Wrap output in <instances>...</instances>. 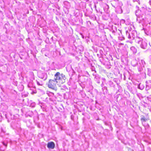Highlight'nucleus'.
I'll use <instances>...</instances> for the list:
<instances>
[{
    "label": "nucleus",
    "instance_id": "c756f323",
    "mask_svg": "<svg viewBox=\"0 0 151 151\" xmlns=\"http://www.w3.org/2000/svg\"><path fill=\"white\" fill-rule=\"evenodd\" d=\"M35 103H32L31 104V106L32 107H35Z\"/></svg>",
    "mask_w": 151,
    "mask_h": 151
},
{
    "label": "nucleus",
    "instance_id": "423d86ee",
    "mask_svg": "<svg viewBox=\"0 0 151 151\" xmlns=\"http://www.w3.org/2000/svg\"><path fill=\"white\" fill-rule=\"evenodd\" d=\"M38 75L39 78L44 81L47 78V74L45 73L40 72L38 73Z\"/></svg>",
    "mask_w": 151,
    "mask_h": 151
},
{
    "label": "nucleus",
    "instance_id": "f8f14e48",
    "mask_svg": "<svg viewBox=\"0 0 151 151\" xmlns=\"http://www.w3.org/2000/svg\"><path fill=\"white\" fill-rule=\"evenodd\" d=\"M145 33L148 35H151V27L149 29V30L144 28L143 29Z\"/></svg>",
    "mask_w": 151,
    "mask_h": 151
},
{
    "label": "nucleus",
    "instance_id": "b1692460",
    "mask_svg": "<svg viewBox=\"0 0 151 151\" xmlns=\"http://www.w3.org/2000/svg\"><path fill=\"white\" fill-rule=\"evenodd\" d=\"M109 8V6L108 5L106 6H105L104 8V11L108 13V9Z\"/></svg>",
    "mask_w": 151,
    "mask_h": 151
},
{
    "label": "nucleus",
    "instance_id": "ddd939ff",
    "mask_svg": "<svg viewBox=\"0 0 151 151\" xmlns=\"http://www.w3.org/2000/svg\"><path fill=\"white\" fill-rule=\"evenodd\" d=\"M116 11L119 14H121L122 13V10L121 7H118L115 8Z\"/></svg>",
    "mask_w": 151,
    "mask_h": 151
},
{
    "label": "nucleus",
    "instance_id": "7ed1b4c3",
    "mask_svg": "<svg viewBox=\"0 0 151 151\" xmlns=\"http://www.w3.org/2000/svg\"><path fill=\"white\" fill-rule=\"evenodd\" d=\"M126 36L128 38L132 40H135L137 37H139L137 36V33L136 31L135 30H133L132 31H129L128 32L127 31L126 32Z\"/></svg>",
    "mask_w": 151,
    "mask_h": 151
},
{
    "label": "nucleus",
    "instance_id": "e433bc0d",
    "mask_svg": "<svg viewBox=\"0 0 151 151\" xmlns=\"http://www.w3.org/2000/svg\"><path fill=\"white\" fill-rule=\"evenodd\" d=\"M103 86V85H102V84H101V86Z\"/></svg>",
    "mask_w": 151,
    "mask_h": 151
},
{
    "label": "nucleus",
    "instance_id": "7c9ffc66",
    "mask_svg": "<svg viewBox=\"0 0 151 151\" xmlns=\"http://www.w3.org/2000/svg\"><path fill=\"white\" fill-rule=\"evenodd\" d=\"M91 70L92 71H95V68L93 67H92L91 68Z\"/></svg>",
    "mask_w": 151,
    "mask_h": 151
},
{
    "label": "nucleus",
    "instance_id": "2f4dec72",
    "mask_svg": "<svg viewBox=\"0 0 151 151\" xmlns=\"http://www.w3.org/2000/svg\"><path fill=\"white\" fill-rule=\"evenodd\" d=\"M149 58L150 59V60H149L150 63V64H151V55H150V56H149Z\"/></svg>",
    "mask_w": 151,
    "mask_h": 151
},
{
    "label": "nucleus",
    "instance_id": "39448f33",
    "mask_svg": "<svg viewBox=\"0 0 151 151\" xmlns=\"http://www.w3.org/2000/svg\"><path fill=\"white\" fill-rule=\"evenodd\" d=\"M139 63L138 64V71L140 73L143 72L145 69V61L143 60H139Z\"/></svg>",
    "mask_w": 151,
    "mask_h": 151
},
{
    "label": "nucleus",
    "instance_id": "473e14b6",
    "mask_svg": "<svg viewBox=\"0 0 151 151\" xmlns=\"http://www.w3.org/2000/svg\"><path fill=\"white\" fill-rule=\"evenodd\" d=\"M106 89V90H107V87L106 86H104V87L103 88H102V89Z\"/></svg>",
    "mask_w": 151,
    "mask_h": 151
},
{
    "label": "nucleus",
    "instance_id": "f257e3e1",
    "mask_svg": "<svg viewBox=\"0 0 151 151\" xmlns=\"http://www.w3.org/2000/svg\"><path fill=\"white\" fill-rule=\"evenodd\" d=\"M66 79V78L64 75L63 73L60 74L59 72H58L55 74L54 80L62 84L65 82Z\"/></svg>",
    "mask_w": 151,
    "mask_h": 151
},
{
    "label": "nucleus",
    "instance_id": "4c0bfd02",
    "mask_svg": "<svg viewBox=\"0 0 151 151\" xmlns=\"http://www.w3.org/2000/svg\"><path fill=\"white\" fill-rule=\"evenodd\" d=\"M103 86V85H102V84H101V86Z\"/></svg>",
    "mask_w": 151,
    "mask_h": 151
},
{
    "label": "nucleus",
    "instance_id": "4468645a",
    "mask_svg": "<svg viewBox=\"0 0 151 151\" xmlns=\"http://www.w3.org/2000/svg\"><path fill=\"white\" fill-rule=\"evenodd\" d=\"M130 49L131 51H132L133 54H135L137 52V49L134 46H132L131 47Z\"/></svg>",
    "mask_w": 151,
    "mask_h": 151
},
{
    "label": "nucleus",
    "instance_id": "9b49d317",
    "mask_svg": "<svg viewBox=\"0 0 151 151\" xmlns=\"http://www.w3.org/2000/svg\"><path fill=\"white\" fill-rule=\"evenodd\" d=\"M118 31L119 32H119L118 33L119 35V36L118 37L119 39L121 40H124V38L122 35L121 31L118 29Z\"/></svg>",
    "mask_w": 151,
    "mask_h": 151
},
{
    "label": "nucleus",
    "instance_id": "c85d7f7f",
    "mask_svg": "<svg viewBox=\"0 0 151 151\" xmlns=\"http://www.w3.org/2000/svg\"><path fill=\"white\" fill-rule=\"evenodd\" d=\"M134 2H137L139 4H140V1L139 0H133Z\"/></svg>",
    "mask_w": 151,
    "mask_h": 151
},
{
    "label": "nucleus",
    "instance_id": "2eb2a0df",
    "mask_svg": "<svg viewBox=\"0 0 151 151\" xmlns=\"http://www.w3.org/2000/svg\"><path fill=\"white\" fill-rule=\"evenodd\" d=\"M100 77L99 75L95 76L94 79L95 81L98 83H100Z\"/></svg>",
    "mask_w": 151,
    "mask_h": 151
},
{
    "label": "nucleus",
    "instance_id": "a878e982",
    "mask_svg": "<svg viewBox=\"0 0 151 151\" xmlns=\"http://www.w3.org/2000/svg\"><path fill=\"white\" fill-rule=\"evenodd\" d=\"M149 4L150 6V8H149V11L151 12V0H150L149 1Z\"/></svg>",
    "mask_w": 151,
    "mask_h": 151
},
{
    "label": "nucleus",
    "instance_id": "6ab92c4d",
    "mask_svg": "<svg viewBox=\"0 0 151 151\" xmlns=\"http://www.w3.org/2000/svg\"><path fill=\"white\" fill-rule=\"evenodd\" d=\"M28 87L30 89L33 87V83L32 81H30L29 82L28 84Z\"/></svg>",
    "mask_w": 151,
    "mask_h": 151
},
{
    "label": "nucleus",
    "instance_id": "cd10ccee",
    "mask_svg": "<svg viewBox=\"0 0 151 151\" xmlns=\"http://www.w3.org/2000/svg\"><path fill=\"white\" fill-rule=\"evenodd\" d=\"M2 143L6 147L7 146V143L6 142H2Z\"/></svg>",
    "mask_w": 151,
    "mask_h": 151
},
{
    "label": "nucleus",
    "instance_id": "f03ea898",
    "mask_svg": "<svg viewBox=\"0 0 151 151\" xmlns=\"http://www.w3.org/2000/svg\"><path fill=\"white\" fill-rule=\"evenodd\" d=\"M135 42L138 44L140 47L143 49L147 47V43L145 40L141 37H137L135 40Z\"/></svg>",
    "mask_w": 151,
    "mask_h": 151
},
{
    "label": "nucleus",
    "instance_id": "1a4fd4ad",
    "mask_svg": "<svg viewBox=\"0 0 151 151\" xmlns=\"http://www.w3.org/2000/svg\"><path fill=\"white\" fill-rule=\"evenodd\" d=\"M64 7L66 9H69L70 8V3L68 1H65L63 2Z\"/></svg>",
    "mask_w": 151,
    "mask_h": 151
},
{
    "label": "nucleus",
    "instance_id": "a211bd4d",
    "mask_svg": "<svg viewBox=\"0 0 151 151\" xmlns=\"http://www.w3.org/2000/svg\"><path fill=\"white\" fill-rule=\"evenodd\" d=\"M132 65L134 67H135L136 66L137 64V62L136 59H134L131 62Z\"/></svg>",
    "mask_w": 151,
    "mask_h": 151
},
{
    "label": "nucleus",
    "instance_id": "c9c22d12",
    "mask_svg": "<svg viewBox=\"0 0 151 151\" xmlns=\"http://www.w3.org/2000/svg\"><path fill=\"white\" fill-rule=\"evenodd\" d=\"M96 11L97 12H98V11L96 9Z\"/></svg>",
    "mask_w": 151,
    "mask_h": 151
},
{
    "label": "nucleus",
    "instance_id": "f704fd0d",
    "mask_svg": "<svg viewBox=\"0 0 151 151\" xmlns=\"http://www.w3.org/2000/svg\"><path fill=\"white\" fill-rule=\"evenodd\" d=\"M85 1H88V0H85Z\"/></svg>",
    "mask_w": 151,
    "mask_h": 151
},
{
    "label": "nucleus",
    "instance_id": "72a5a7b5",
    "mask_svg": "<svg viewBox=\"0 0 151 151\" xmlns=\"http://www.w3.org/2000/svg\"><path fill=\"white\" fill-rule=\"evenodd\" d=\"M99 12H100V14H102V12H100V11H99Z\"/></svg>",
    "mask_w": 151,
    "mask_h": 151
},
{
    "label": "nucleus",
    "instance_id": "f3484780",
    "mask_svg": "<svg viewBox=\"0 0 151 151\" xmlns=\"http://www.w3.org/2000/svg\"><path fill=\"white\" fill-rule=\"evenodd\" d=\"M136 8L137 10L135 11V14L137 16H138L139 15L140 11L139 9V7L137 6H136Z\"/></svg>",
    "mask_w": 151,
    "mask_h": 151
},
{
    "label": "nucleus",
    "instance_id": "aec40b11",
    "mask_svg": "<svg viewBox=\"0 0 151 151\" xmlns=\"http://www.w3.org/2000/svg\"><path fill=\"white\" fill-rule=\"evenodd\" d=\"M141 121L142 122V123L143 124L144 122L146 121L147 119H146L144 116H142L141 118Z\"/></svg>",
    "mask_w": 151,
    "mask_h": 151
},
{
    "label": "nucleus",
    "instance_id": "dca6fc26",
    "mask_svg": "<svg viewBox=\"0 0 151 151\" xmlns=\"http://www.w3.org/2000/svg\"><path fill=\"white\" fill-rule=\"evenodd\" d=\"M144 20L143 19L140 17L139 16H137V21L139 23H142Z\"/></svg>",
    "mask_w": 151,
    "mask_h": 151
},
{
    "label": "nucleus",
    "instance_id": "20e7f679",
    "mask_svg": "<svg viewBox=\"0 0 151 151\" xmlns=\"http://www.w3.org/2000/svg\"><path fill=\"white\" fill-rule=\"evenodd\" d=\"M58 83V81L50 79L48 84V87L52 89L56 90L57 87L56 84Z\"/></svg>",
    "mask_w": 151,
    "mask_h": 151
},
{
    "label": "nucleus",
    "instance_id": "412c9836",
    "mask_svg": "<svg viewBox=\"0 0 151 151\" xmlns=\"http://www.w3.org/2000/svg\"><path fill=\"white\" fill-rule=\"evenodd\" d=\"M138 88L141 90H143L144 88V86L140 83L138 85Z\"/></svg>",
    "mask_w": 151,
    "mask_h": 151
},
{
    "label": "nucleus",
    "instance_id": "0eeeda50",
    "mask_svg": "<svg viewBox=\"0 0 151 151\" xmlns=\"http://www.w3.org/2000/svg\"><path fill=\"white\" fill-rule=\"evenodd\" d=\"M115 3L114 5H113V6L115 8L119 7H122L123 4L121 1H115Z\"/></svg>",
    "mask_w": 151,
    "mask_h": 151
},
{
    "label": "nucleus",
    "instance_id": "5701e85b",
    "mask_svg": "<svg viewBox=\"0 0 151 151\" xmlns=\"http://www.w3.org/2000/svg\"><path fill=\"white\" fill-rule=\"evenodd\" d=\"M146 90H149L151 87V85H148L147 81H146Z\"/></svg>",
    "mask_w": 151,
    "mask_h": 151
},
{
    "label": "nucleus",
    "instance_id": "393cba45",
    "mask_svg": "<svg viewBox=\"0 0 151 151\" xmlns=\"http://www.w3.org/2000/svg\"><path fill=\"white\" fill-rule=\"evenodd\" d=\"M109 84L110 87H114V86L113 83L111 81H109Z\"/></svg>",
    "mask_w": 151,
    "mask_h": 151
},
{
    "label": "nucleus",
    "instance_id": "9d476101",
    "mask_svg": "<svg viewBox=\"0 0 151 151\" xmlns=\"http://www.w3.org/2000/svg\"><path fill=\"white\" fill-rule=\"evenodd\" d=\"M111 31L113 34L114 35L115 34L116 32L118 33L119 32L117 31L116 27L114 25H112V26Z\"/></svg>",
    "mask_w": 151,
    "mask_h": 151
},
{
    "label": "nucleus",
    "instance_id": "6e6552de",
    "mask_svg": "<svg viewBox=\"0 0 151 151\" xmlns=\"http://www.w3.org/2000/svg\"><path fill=\"white\" fill-rule=\"evenodd\" d=\"M55 147V144L53 142H49L47 145V147L49 149H53Z\"/></svg>",
    "mask_w": 151,
    "mask_h": 151
},
{
    "label": "nucleus",
    "instance_id": "bb28decb",
    "mask_svg": "<svg viewBox=\"0 0 151 151\" xmlns=\"http://www.w3.org/2000/svg\"><path fill=\"white\" fill-rule=\"evenodd\" d=\"M93 76H95L97 75H98L97 74L96 71L95 70V71H94V72L93 73Z\"/></svg>",
    "mask_w": 151,
    "mask_h": 151
},
{
    "label": "nucleus",
    "instance_id": "4be33fe9",
    "mask_svg": "<svg viewBox=\"0 0 151 151\" xmlns=\"http://www.w3.org/2000/svg\"><path fill=\"white\" fill-rule=\"evenodd\" d=\"M36 82L37 83V84L38 86H42L43 85V83L41 81H38V80H36Z\"/></svg>",
    "mask_w": 151,
    "mask_h": 151
}]
</instances>
